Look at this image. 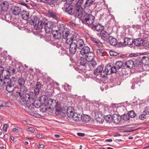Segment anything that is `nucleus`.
I'll list each match as a JSON object with an SVG mask.
<instances>
[{"label":"nucleus","instance_id":"f257e3e1","mask_svg":"<svg viewBox=\"0 0 149 149\" xmlns=\"http://www.w3.org/2000/svg\"><path fill=\"white\" fill-rule=\"evenodd\" d=\"M63 10L67 14L72 16L78 17L80 16L83 9L81 7L76 6L66 2L64 4Z\"/></svg>","mask_w":149,"mask_h":149},{"label":"nucleus","instance_id":"f03ea898","mask_svg":"<svg viewBox=\"0 0 149 149\" xmlns=\"http://www.w3.org/2000/svg\"><path fill=\"white\" fill-rule=\"evenodd\" d=\"M80 16L83 23L90 26L93 25L95 19V17L83 11H82Z\"/></svg>","mask_w":149,"mask_h":149},{"label":"nucleus","instance_id":"7ed1b4c3","mask_svg":"<svg viewBox=\"0 0 149 149\" xmlns=\"http://www.w3.org/2000/svg\"><path fill=\"white\" fill-rule=\"evenodd\" d=\"M15 81L12 80L10 79H5L1 80L0 86L4 85L6 86V90L8 92H13L15 88Z\"/></svg>","mask_w":149,"mask_h":149},{"label":"nucleus","instance_id":"20e7f679","mask_svg":"<svg viewBox=\"0 0 149 149\" xmlns=\"http://www.w3.org/2000/svg\"><path fill=\"white\" fill-rule=\"evenodd\" d=\"M80 53L82 55H85L89 61L94 58V54L91 51L90 49L88 46H84L81 48Z\"/></svg>","mask_w":149,"mask_h":149},{"label":"nucleus","instance_id":"39448f33","mask_svg":"<svg viewBox=\"0 0 149 149\" xmlns=\"http://www.w3.org/2000/svg\"><path fill=\"white\" fill-rule=\"evenodd\" d=\"M108 65V64L106 65L105 66L104 69L103 70V67L101 65L98 66L97 68L94 70V74L96 75H100L101 77L103 78H105L107 77L108 75L110 74V73H109V72H108L107 67Z\"/></svg>","mask_w":149,"mask_h":149},{"label":"nucleus","instance_id":"423d86ee","mask_svg":"<svg viewBox=\"0 0 149 149\" xmlns=\"http://www.w3.org/2000/svg\"><path fill=\"white\" fill-rule=\"evenodd\" d=\"M43 20H39L38 18L37 17H33V19L30 20L29 23L31 24H33L34 29L38 31V32H40L41 30L42 29V23Z\"/></svg>","mask_w":149,"mask_h":149},{"label":"nucleus","instance_id":"0eeeda50","mask_svg":"<svg viewBox=\"0 0 149 149\" xmlns=\"http://www.w3.org/2000/svg\"><path fill=\"white\" fill-rule=\"evenodd\" d=\"M123 64L122 61H119L116 63L115 66L112 67L111 65L108 64L107 67V68L106 69L107 70V71L109 72V73H110L111 74L112 73H116L117 72V70L122 68Z\"/></svg>","mask_w":149,"mask_h":149},{"label":"nucleus","instance_id":"6e6552de","mask_svg":"<svg viewBox=\"0 0 149 149\" xmlns=\"http://www.w3.org/2000/svg\"><path fill=\"white\" fill-rule=\"evenodd\" d=\"M46 106L47 107V108L55 109L58 111L59 108L61 106L60 102L58 101H56V100L51 98H49L47 103H46Z\"/></svg>","mask_w":149,"mask_h":149},{"label":"nucleus","instance_id":"1a4fd4ad","mask_svg":"<svg viewBox=\"0 0 149 149\" xmlns=\"http://www.w3.org/2000/svg\"><path fill=\"white\" fill-rule=\"evenodd\" d=\"M51 33L52 34L53 37L54 38V42L58 45H61V40L62 37L61 32L56 30H53L52 31Z\"/></svg>","mask_w":149,"mask_h":149},{"label":"nucleus","instance_id":"9d476101","mask_svg":"<svg viewBox=\"0 0 149 149\" xmlns=\"http://www.w3.org/2000/svg\"><path fill=\"white\" fill-rule=\"evenodd\" d=\"M20 96V103L22 105H24L29 101L33 102L34 100V96L32 95L30 93H23Z\"/></svg>","mask_w":149,"mask_h":149},{"label":"nucleus","instance_id":"9b49d317","mask_svg":"<svg viewBox=\"0 0 149 149\" xmlns=\"http://www.w3.org/2000/svg\"><path fill=\"white\" fill-rule=\"evenodd\" d=\"M61 32L62 33L63 38L66 39V43H69L70 40H71L74 38L75 35L70 33V30L68 28H65Z\"/></svg>","mask_w":149,"mask_h":149},{"label":"nucleus","instance_id":"f8f14e48","mask_svg":"<svg viewBox=\"0 0 149 149\" xmlns=\"http://www.w3.org/2000/svg\"><path fill=\"white\" fill-rule=\"evenodd\" d=\"M42 23V29L44 27L45 31L46 33H51L53 26L52 22L50 21L43 20Z\"/></svg>","mask_w":149,"mask_h":149},{"label":"nucleus","instance_id":"ddd939ff","mask_svg":"<svg viewBox=\"0 0 149 149\" xmlns=\"http://www.w3.org/2000/svg\"><path fill=\"white\" fill-rule=\"evenodd\" d=\"M67 44L69 45L70 52L72 54H74L77 48L75 42H74L73 40H70L69 43Z\"/></svg>","mask_w":149,"mask_h":149},{"label":"nucleus","instance_id":"4468645a","mask_svg":"<svg viewBox=\"0 0 149 149\" xmlns=\"http://www.w3.org/2000/svg\"><path fill=\"white\" fill-rule=\"evenodd\" d=\"M9 6V3L8 1H3L2 3L1 4V9H0V15H3V16L4 15L3 14L4 12L8 10Z\"/></svg>","mask_w":149,"mask_h":149},{"label":"nucleus","instance_id":"2eb2a0df","mask_svg":"<svg viewBox=\"0 0 149 149\" xmlns=\"http://www.w3.org/2000/svg\"><path fill=\"white\" fill-rule=\"evenodd\" d=\"M104 27L99 23H97L95 24H93V25L91 26V29L94 31H97L98 32L102 31L104 30Z\"/></svg>","mask_w":149,"mask_h":149},{"label":"nucleus","instance_id":"dca6fc26","mask_svg":"<svg viewBox=\"0 0 149 149\" xmlns=\"http://www.w3.org/2000/svg\"><path fill=\"white\" fill-rule=\"evenodd\" d=\"M74 42H75L76 44L77 47V48L81 49L82 47L85 45L84 41L81 39H77V36H75L74 39H72Z\"/></svg>","mask_w":149,"mask_h":149},{"label":"nucleus","instance_id":"f3484780","mask_svg":"<svg viewBox=\"0 0 149 149\" xmlns=\"http://www.w3.org/2000/svg\"><path fill=\"white\" fill-rule=\"evenodd\" d=\"M21 7L13 6L11 8V10L12 13L15 15H19L21 13Z\"/></svg>","mask_w":149,"mask_h":149},{"label":"nucleus","instance_id":"a211bd4d","mask_svg":"<svg viewBox=\"0 0 149 149\" xmlns=\"http://www.w3.org/2000/svg\"><path fill=\"white\" fill-rule=\"evenodd\" d=\"M110 36V34L106 31L104 30L101 31L100 33V37L104 41L106 40Z\"/></svg>","mask_w":149,"mask_h":149},{"label":"nucleus","instance_id":"6ab92c4d","mask_svg":"<svg viewBox=\"0 0 149 149\" xmlns=\"http://www.w3.org/2000/svg\"><path fill=\"white\" fill-rule=\"evenodd\" d=\"M95 118L96 120L99 123H102L104 121V117L102 114L100 112H97L95 113Z\"/></svg>","mask_w":149,"mask_h":149},{"label":"nucleus","instance_id":"aec40b11","mask_svg":"<svg viewBox=\"0 0 149 149\" xmlns=\"http://www.w3.org/2000/svg\"><path fill=\"white\" fill-rule=\"evenodd\" d=\"M74 113V108L71 106H69L67 109V116L70 118H72Z\"/></svg>","mask_w":149,"mask_h":149},{"label":"nucleus","instance_id":"412c9836","mask_svg":"<svg viewBox=\"0 0 149 149\" xmlns=\"http://www.w3.org/2000/svg\"><path fill=\"white\" fill-rule=\"evenodd\" d=\"M121 120V117L118 114H113L112 116V122L116 124L119 123Z\"/></svg>","mask_w":149,"mask_h":149},{"label":"nucleus","instance_id":"4be33fe9","mask_svg":"<svg viewBox=\"0 0 149 149\" xmlns=\"http://www.w3.org/2000/svg\"><path fill=\"white\" fill-rule=\"evenodd\" d=\"M58 109H58V111H57V109L55 110L56 113L57 114H60L63 116H66L67 115V110L62 109L61 106Z\"/></svg>","mask_w":149,"mask_h":149},{"label":"nucleus","instance_id":"5701e85b","mask_svg":"<svg viewBox=\"0 0 149 149\" xmlns=\"http://www.w3.org/2000/svg\"><path fill=\"white\" fill-rule=\"evenodd\" d=\"M124 43L126 45H129L132 47L131 46L133 44V39L129 38H125L124 39Z\"/></svg>","mask_w":149,"mask_h":149},{"label":"nucleus","instance_id":"b1692460","mask_svg":"<svg viewBox=\"0 0 149 149\" xmlns=\"http://www.w3.org/2000/svg\"><path fill=\"white\" fill-rule=\"evenodd\" d=\"M32 101H29L26 102L24 105H22L25 106V107H27L28 109L30 110H33L34 108V104L33 102L31 103V102Z\"/></svg>","mask_w":149,"mask_h":149},{"label":"nucleus","instance_id":"393cba45","mask_svg":"<svg viewBox=\"0 0 149 149\" xmlns=\"http://www.w3.org/2000/svg\"><path fill=\"white\" fill-rule=\"evenodd\" d=\"M143 41L141 38H139L133 40V44L137 46H140L143 43Z\"/></svg>","mask_w":149,"mask_h":149},{"label":"nucleus","instance_id":"a878e982","mask_svg":"<svg viewBox=\"0 0 149 149\" xmlns=\"http://www.w3.org/2000/svg\"><path fill=\"white\" fill-rule=\"evenodd\" d=\"M125 64L127 68L130 69L133 68L135 66L134 62L131 60L127 61Z\"/></svg>","mask_w":149,"mask_h":149},{"label":"nucleus","instance_id":"bb28decb","mask_svg":"<svg viewBox=\"0 0 149 149\" xmlns=\"http://www.w3.org/2000/svg\"><path fill=\"white\" fill-rule=\"evenodd\" d=\"M109 42L110 45L113 46H115L117 43L116 39L112 36H111L109 38Z\"/></svg>","mask_w":149,"mask_h":149},{"label":"nucleus","instance_id":"cd10ccee","mask_svg":"<svg viewBox=\"0 0 149 149\" xmlns=\"http://www.w3.org/2000/svg\"><path fill=\"white\" fill-rule=\"evenodd\" d=\"M23 19L25 20H27L29 18V13L25 10H23L21 11L20 14Z\"/></svg>","mask_w":149,"mask_h":149},{"label":"nucleus","instance_id":"c85d7f7f","mask_svg":"<svg viewBox=\"0 0 149 149\" xmlns=\"http://www.w3.org/2000/svg\"><path fill=\"white\" fill-rule=\"evenodd\" d=\"M72 118L74 121L78 122L82 119V116L80 114L75 113L74 116H73Z\"/></svg>","mask_w":149,"mask_h":149},{"label":"nucleus","instance_id":"c756f323","mask_svg":"<svg viewBox=\"0 0 149 149\" xmlns=\"http://www.w3.org/2000/svg\"><path fill=\"white\" fill-rule=\"evenodd\" d=\"M40 100L42 103H44V104L46 106V103H47L48 101V97L46 95H43L40 97Z\"/></svg>","mask_w":149,"mask_h":149},{"label":"nucleus","instance_id":"7c9ffc66","mask_svg":"<svg viewBox=\"0 0 149 149\" xmlns=\"http://www.w3.org/2000/svg\"><path fill=\"white\" fill-rule=\"evenodd\" d=\"M80 64L82 66H85L87 64V61H89L86 57L85 58L83 57H80L79 59Z\"/></svg>","mask_w":149,"mask_h":149},{"label":"nucleus","instance_id":"2f4dec72","mask_svg":"<svg viewBox=\"0 0 149 149\" xmlns=\"http://www.w3.org/2000/svg\"><path fill=\"white\" fill-rule=\"evenodd\" d=\"M142 63L145 65H148L149 64V58L146 56H143L141 60Z\"/></svg>","mask_w":149,"mask_h":149},{"label":"nucleus","instance_id":"473e14b6","mask_svg":"<svg viewBox=\"0 0 149 149\" xmlns=\"http://www.w3.org/2000/svg\"><path fill=\"white\" fill-rule=\"evenodd\" d=\"M82 120L83 122L87 123L90 120L91 117L87 115H84L82 116Z\"/></svg>","mask_w":149,"mask_h":149},{"label":"nucleus","instance_id":"72a5a7b5","mask_svg":"<svg viewBox=\"0 0 149 149\" xmlns=\"http://www.w3.org/2000/svg\"><path fill=\"white\" fill-rule=\"evenodd\" d=\"M19 90L18 91L20 93L21 95L26 93L28 91L27 87L24 85L19 86Z\"/></svg>","mask_w":149,"mask_h":149},{"label":"nucleus","instance_id":"f704fd0d","mask_svg":"<svg viewBox=\"0 0 149 149\" xmlns=\"http://www.w3.org/2000/svg\"><path fill=\"white\" fill-rule=\"evenodd\" d=\"M96 52L98 54L102 56H103L106 53V52L104 49H97Z\"/></svg>","mask_w":149,"mask_h":149},{"label":"nucleus","instance_id":"c9c22d12","mask_svg":"<svg viewBox=\"0 0 149 149\" xmlns=\"http://www.w3.org/2000/svg\"><path fill=\"white\" fill-rule=\"evenodd\" d=\"M88 61L90 62L88 64V66L90 69H91L92 68H93L97 64L96 61L93 59V58L92 60H91L90 61Z\"/></svg>","mask_w":149,"mask_h":149},{"label":"nucleus","instance_id":"e433bc0d","mask_svg":"<svg viewBox=\"0 0 149 149\" xmlns=\"http://www.w3.org/2000/svg\"><path fill=\"white\" fill-rule=\"evenodd\" d=\"M40 92L39 89L37 88H35L33 91H32L30 93H31V95L34 96V99L35 97V96L36 95H38L39 94Z\"/></svg>","mask_w":149,"mask_h":149},{"label":"nucleus","instance_id":"4c0bfd02","mask_svg":"<svg viewBox=\"0 0 149 149\" xmlns=\"http://www.w3.org/2000/svg\"><path fill=\"white\" fill-rule=\"evenodd\" d=\"M17 82L19 86L24 85L25 81L22 78H19L17 80Z\"/></svg>","mask_w":149,"mask_h":149},{"label":"nucleus","instance_id":"58836bf2","mask_svg":"<svg viewBox=\"0 0 149 149\" xmlns=\"http://www.w3.org/2000/svg\"><path fill=\"white\" fill-rule=\"evenodd\" d=\"M95 0H87L85 3V8L90 6Z\"/></svg>","mask_w":149,"mask_h":149},{"label":"nucleus","instance_id":"ea45409f","mask_svg":"<svg viewBox=\"0 0 149 149\" xmlns=\"http://www.w3.org/2000/svg\"><path fill=\"white\" fill-rule=\"evenodd\" d=\"M20 95H21V93L19 91H17L15 93H13L12 94V96L13 98L17 99L19 97L20 99Z\"/></svg>","mask_w":149,"mask_h":149},{"label":"nucleus","instance_id":"a19ab883","mask_svg":"<svg viewBox=\"0 0 149 149\" xmlns=\"http://www.w3.org/2000/svg\"><path fill=\"white\" fill-rule=\"evenodd\" d=\"M129 116L130 118H133L136 116V114L135 112L133 111H129L127 113Z\"/></svg>","mask_w":149,"mask_h":149},{"label":"nucleus","instance_id":"79ce46f5","mask_svg":"<svg viewBox=\"0 0 149 149\" xmlns=\"http://www.w3.org/2000/svg\"><path fill=\"white\" fill-rule=\"evenodd\" d=\"M84 0H78V3L77 5L79 6V7H81V6L84 7H85V2L84 1Z\"/></svg>","mask_w":149,"mask_h":149},{"label":"nucleus","instance_id":"37998d69","mask_svg":"<svg viewBox=\"0 0 149 149\" xmlns=\"http://www.w3.org/2000/svg\"><path fill=\"white\" fill-rule=\"evenodd\" d=\"M104 118L107 121L109 122L112 121V116L111 115L106 116Z\"/></svg>","mask_w":149,"mask_h":149},{"label":"nucleus","instance_id":"c03bdc74","mask_svg":"<svg viewBox=\"0 0 149 149\" xmlns=\"http://www.w3.org/2000/svg\"><path fill=\"white\" fill-rule=\"evenodd\" d=\"M58 27L59 29V30L60 31H61V32L63 31V30L65 29V28H66L63 24H58Z\"/></svg>","mask_w":149,"mask_h":149},{"label":"nucleus","instance_id":"a18cd8bd","mask_svg":"<svg viewBox=\"0 0 149 149\" xmlns=\"http://www.w3.org/2000/svg\"><path fill=\"white\" fill-rule=\"evenodd\" d=\"M47 14L50 17L53 18H54L56 17V16L57 15L56 13L52 11H48Z\"/></svg>","mask_w":149,"mask_h":149},{"label":"nucleus","instance_id":"49530a36","mask_svg":"<svg viewBox=\"0 0 149 149\" xmlns=\"http://www.w3.org/2000/svg\"><path fill=\"white\" fill-rule=\"evenodd\" d=\"M121 118L124 120H127L130 119V117L129 116L128 114L127 115L124 114L121 116Z\"/></svg>","mask_w":149,"mask_h":149},{"label":"nucleus","instance_id":"de8ad7c7","mask_svg":"<svg viewBox=\"0 0 149 149\" xmlns=\"http://www.w3.org/2000/svg\"><path fill=\"white\" fill-rule=\"evenodd\" d=\"M64 89L66 91H70L71 90V87L68 84H66L64 86Z\"/></svg>","mask_w":149,"mask_h":149},{"label":"nucleus","instance_id":"09e8293b","mask_svg":"<svg viewBox=\"0 0 149 149\" xmlns=\"http://www.w3.org/2000/svg\"><path fill=\"white\" fill-rule=\"evenodd\" d=\"M109 54L111 56H115L119 54V53L113 51L111 50L109 52Z\"/></svg>","mask_w":149,"mask_h":149},{"label":"nucleus","instance_id":"8fccbe9b","mask_svg":"<svg viewBox=\"0 0 149 149\" xmlns=\"http://www.w3.org/2000/svg\"><path fill=\"white\" fill-rule=\"evenodd\" d=\"M26 130L27 131L30 132L31 133H33L35 132V130L34 128L31 127L27 128Z\"/></svg>","mask_w":149,"mask_h":149},{"label":"nucleus","instance_id":"3c124183","mask_svg":"<svg viewBox=\"0 0 149 149\" xmlns=\"http://www.w3.org/2000/svg\"><path fill=\"white\" fill-rule=\"evenodd\" d=\"M139 119L141 120H144L146 118V116L143 112L139 116Z\"/></svg>","mask_w":149,"mask_h":149},{"label":"nucleus","instance_id":"603ef678","mask_svg":"<svg viewBox=\"0 0 149 149\" xmlns=\"http://www.w3.org/2000/svg\"><path fill=\"white\" fill-rule=\"evenodd\" d=\"M6 20L8 21H10L11 20V16L10 14H6L4 16Z\"/></svg>","mask_w":149,"mask_h":149},{"label":"nucleus","instance_id":"864d4df0","mask_svg":"<svg viewBox=\"0 0 149 149\" xmlns=\"http://www.w3.org/2000/svg\"><path fill=\"white\" fill-rule=\"evenodd\" d=\"M9 104L7 101L3 102L1 104L2 107H7L9 106Z\"/></svg>","mask_w":149,"mask_h":149},{"label":"nucleus","instance_id":"5fc2aeb1","mask_svg":"<svg viewBox=\"0 0 149 149\" xmlns=\"http://www.w3.org/2000/svg\"><path fill=\"white\" fill-rule=\"evenodd\" d=\"M7 71L10 73H12L13 74H14L15 72V70L14 68L11 67H10Z\"/></svg>","mask_w":149,"mask_h":149},{"label":"nucleus","instance_id":"6e6d98bb","mask_svg":"<svg viewBox=\"0 0 149 149\" xmlns=\"http://www.w3.org/2000/svg\"><path fill=\"white\" fill-rule=\"evenodd\" d=\"M78 0H70V1L71 2L70 4L76 6L77 5V3H78Z\"/></svg>","mask_w":149,"mask_h":149},{"label":"nucleus","instance_id":"4d7b16f0","mask_svg":"<svg viewBox=\"0 0 149 149\" xmlns=\"http://www.w3.org/2000/svg\"><path fill=\"white\" fill-rule=\"evenodd\" d=\"M33 104H34V107H35L36 108H38L40 107V104L37 102H33Z\"/></svg>","mask_w":149,"mask_h":149},{"label":"nucleus","instance_id":"13d9d810","mask_svg":"<svg viewBox=\"0 0 149 149\" xmlns=\"http://www.w3.org/2000/svg\"><path fill=\"white\" fill-rule=\"evenodd\" d=\"M143 113L146 115L149 114V109L146 108L145 109V110L143 112Z\"/></svg>","mask_w":149,"mask_h":149},{"label":"nucleus","instance_id":"bf43d9fd","mask_svg":"<svg viewBox=\"0 0 149 149\" xmlns=\"http://www.w3.org/2000/svg\"><path fill=\"white\" fill-rule=\"evenodd\" d=\"M7 72V74L6 75H5L3 79H10L9 77H10V73L8 72V71H6Z\"/></svg>","mask_w":149,"mask_h":149},{"label":"nucleus","instance_id":"052dcab7","mask_svg":"<svg viewBox=\"0 0 149 149\" xmlns=\"http://www.w3.org/2000/svg\"><path fill=\"white\" fill-rule=\"evenodd\" d=\"M54 1H52L51 0H49L47 2L51 6L53 7L54 6Z\"/></svg>","mask_w":149,"mask_h":149},{"label":"nucleus","instance_id":"680f3d73","mask_svg":"<svg viewBox=\"0 0 149 149\" xmlns=\"http://www.w3.org/2000/svg\"><path fill=\"white\" fill-rule=\"evenodd\" d=\"M36 88H37L40 89L41 86V84L40 82L39 81H37L36 84Z\"/></svg>","mask_w":149,"mask_h":149},{"label":"nucleus","instance_id":"e2e57ef3","mask_svg":"<svg viewBox=\"0 0 149 149\" xmlns=\"http://www.w3.org/2000/svg\"><path fill=\"white\" fill-rule=\"evenodd\" d=\"M8 125L6 124H4L3 127V130L5 132L7 131V130L8 127Z\"/></svg>","mask_w":149,"mask_h":149},{"label":"nucleus","instance_id":"0e129e2a","mask_svg":"<svg viewBox=\"0 0 149 149\" xmlns=\"http://www.w3.org/2000/svg\"><path fill=\"white\" fill-rule=\"evenodd\" d=\"M68 24L69 25H70V26L73 27H75L76 26V24L72 21L69 22L68 23Z\"/></svg>","mask_w":149,"mask_h":149},{"label":"nucleus","instance_id":"69168bd1","mask_svg":"<svg viewBox=\"0 0 149 149\" xmlns=\"http://www.w3.org/2000/svg\"><path fill=\"white\" fill-rule=\"evenodd\" d=\"M45 94L47 96H48V97H50L52 95V94L51 92L46 91L45 92Z\"/></svg>","mask_w":149,"mask_h":149},{"label":"nucleus","instance_id":"338daca9","mask_svg":"<svg viewBox=\"0 0 149 149\" xmlns=\"http://www.w3.org/2000/svg\"><path fill=\"white\" fill-rule=\"evenodd\" d=\"M90 39L93 42H96L97 40V39H96V38H94L93 37H90Z\"/></svg>","mask_w":149,"mask_h":149},{"label":"nucleus","instance_id":"774afa93","mask_svg":"<svg viewBox=\"0 0 149 149\" xmlns=\"http://www.w3.org/2000/svg\"><path fill=\"white\" fill-rule=\"evenodd\" d=\"M77 135L79 136H85V134L83 133H77Z\"/></svg>","mask_w":149,"mask_h":149}]
</instances>
